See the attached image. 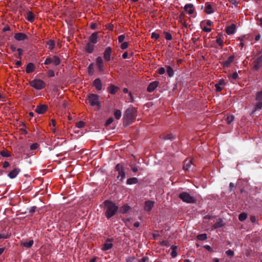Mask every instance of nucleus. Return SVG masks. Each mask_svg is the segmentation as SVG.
<instances>
[{"mask_svg":"<svg viewBox=\"0 0 262 262\" xmlns=\"http://www.w3.org/2000/svg\"><path fill=\"white\" fill-rule=\"evenodd\" d=\"M48 109V105L46 104L38 105L35 109V112L39 114H44Z\"/></svg>","mask_w":262,"mask_h":262,"instance_id":"11","label":"nucleus"},{"mask_svg":"<svg viewBox=\"0 0 262 262\" xmlns=\"http://www.w3.org/2000/svg\"><path fill=\"white\" fill-rule=\"evenodd\" d=\"M234 59V56L231 55L229 56L227 59V60L223 62L222 63V64L224 68H228L230 64L233 61V60Z\"/></svg>","mask_w":262,"mask_h":262,"instance_id":"18","label":"nucleus"},{"mask_svg":"<svg viewBox=\"0 0 262 262\" xmlns=\"http://www.w3.org/2000/svg\"><path fill=\"white\" fill-rule=\"evenodd\" d=\"M154 205V202L152 201H147L145 202L144 210L146 211L149 212L151 211Z\"/></svg>","mask_w":262,"mask_h":262,"instance_id":"16","label":"nucleus"},{"mask_svg":"<svg viewBox=\"0 0 262 262\" xmlns=\"http://www.w3.org/2000/svg\"><path fill=\"white\" fill-rule=\"evenodd\" d=\"M192 162L191 160L186 159L184 161L183 169L185 171L189 170L192 165Z\"/></svg>","mask_w":262,"mask_h":262,"instance_id":"20","label":"nucleus"},{"mask_svg":"<svg viewBox=\"0 0 262 262\" xmlns=\"http://www.w3.org/2000/svg\"><path fill=\"white\" fill-rule=\"evenodd\" d=\"M121 116V112L120 110H116V119H119Z\"/></svg>","mask_w":262,"mask_h":262,"instance_id":"52","label":"nucleus"},{"mask_svg":"<svg viewBox=\"0 0 262 262\" xmlns=\"http://www.w3.org/2000/svg\"><path fill=\"white\" fill-rule=\"evenodd\" d=\"M36 206H32L29 209V212L31 214L34 213L35 212L36 210Z\"/></svg>","mask_w":262,"mask_h":262,"instance_id":"58","label":"nucleus"},{"mask_svg":"<svg viewBox=\"0 0 262 262\" xmlns=\"http://www.w3.org/2000/svg\"><path fill=\"white\" fill-rule=\"evenodd\" d=\"M20 171V169L18 168H15L13 169L8 174V177L11 179L15 178Z\"/></svg>","mask_w":262,"mask_h":262,"instance_id":"24","label":"nucleus"},{"mask_svg":"<svg viewBox=\"0 0 262 262\" xmlns=\"http://www.w3.org/2000/svg\"><path fill=\"white\" fill-rule=\"evenodd\" d=\"M114 121V119L113 118H110L108 119L106 123H105V126H108L109 125H110Z\"/></svg>","mask_w":262,"mask_h":262,"instance_id":"62","label":"nucleus"},{"mask_svg":"<svg viewBox=\"0 0 262 262\" xmlns=\"http://www.w3.org/2000/svg\"><path fill=\"white\" fill-rule=\"evenodd\" d=\"M130 209V207L127 205V204H125L123 206H122L119 209V212H120L122 213H126L129 209Z\"/></svg>","mask_w":262,"mask_h":262,"instance_id":"32","label":"nucleus"},{"mask_svg":"<svg viewBox=\"0 0 262 262\" xmlns=\"http://www.w3.org/2000/svg\"><path fill=\"white\" fill-rule=\"evenodd\" d=\"M98 33L94 32L93 33L89 38V42H91L93 44H95L97 42L98 40Z\"/></svg>","mask_w":262,"mask_h":262,"instance_id":"21","label":"nucleus"},{"mask_svg":"<svg viewBox=\"0 0 262 262\" xmlns=\"http://www.w3.org/2000/svg\"><path fill=\"white\" fill-rule=\"evenodd\" d=\"M253 69L254 71H258L262 67V55L258 57L253 61Z\"/></svg>","mask_w":262,"mask_h":262,"instance_id":"8","label":"nucleus"},{"mask_svg":"<svg viewBox=\"0 0 262 262\" xmlns=\"http://www.w3.org/2000/svg\"><path fill=\"white\" fill-rule=\"evenodd\" d=\"M108 91L112 94H115V85L111 84L110 88L108 89Z\"/></svg>","mask_w":262,"mask_h":262,"instance_id":"47","label":"nucleus"},{"mask_svg":"<svg viewBox=\"0 0 262 262\" xmlns=\"http://www.w3.org/2000/svg\"><path fill=\"white\" fill-rule=\"evenodd\" d=\"M216 42L220 46L223 47L224 46V41L222 38V35L221 33H219L216 36Z\"/></svg>","mask_w":262,"mask_h":262,"instance_id":"26","label":"nucleus"},{"mask_svg":"<svg viewBox=\"0 0 262 262\" xmlns=\"http://www.w3.org/2000/svg\"><path fill=\"white\" fill-rule=\"evenodd\" d=\"M236 26L235 24H232L226 27V32L228 35H231L235 33Z\"/></svg>","mask_w":262,"mask_h":262,"instance_id":"17","label":"nucleus"},{"mask_svg":"<svg viewBox=\"0 0 262 262\" xmlns=\"http://www.w3.org/2000/svg\"><path fill=\"white\" fill-rule=\"evenodd\" d=\"M137 116V110L133 107H128L125 112L123 115V125L127 126L134 122Z\"/></svg>","mask_w":262,"mask_h":262,"instance_id":"1","label":"nucleus"},{"mask_svg":"<svg viewBox=\"0 0 262 262\" xmlns=\"http://www.w3.org/2000/svg\"><path fill=\"white\" fill-rule=\"evenodd\" d=\"M195 9L192 4H186L184 7V12L188 15H192L194 14Z\"/></svg>","mask_w":262,"mask_h":262,"instance_id":"7","label":"nucleus"},{"mask_svg":"<svg viewBox=\"0 0 262 262\" xmlns=\"http://www.w3.org/2000/svg\"><path fill=\"white\" fill-rule=\"evenodd\" d=\"M159 82L157 81H153L149 83L148 85L147 91L149 93H151L155 91V90L158 87Z\"/></svg>","mask_w":262,"mask_h":262,"instance_id":"14","label":"nucleus"},{"mask_svg":"<svg viewBox=\"0 0 262 262\" xmlns=\"http://www.w3.org/2000/svg\"><path fill=\"white\" fill-rule=\"evenodd\" d=\"M88 100L92 106L99 105L100 104L99 102V96L96 94H90L88 96Z\"/></svg>","mask_w":262,"mask_h":262,"instance_id":"6","label":"nucleus"},{"mask_svg":"<svg viewBox=\"0 0 262 262\" xmlns=\"http://www.w3.org/2000/svg\"><path fill=\"white\" fill-rule=\"evenodd\" d=\"M165 72V69L163 67H161L158 69V73L160 75H162Z\"/></svg>","mask_w":262,"mask_h":262,"instance_id":"61","label":"nucleus"},{"mask_svg":"<svg viewBox=\"0 0 262 262\" xmlns=\"http://www.w3.org/2000/svg\"><path fill=\"white\" fill-rule=\"evenodd\" d=\"M34 241L33 240H30L29 242H26L23 243L21 245L23 246L24 247H27V248H30L33 245Z\"/></svg>","mask_w":262,"mask_h":262,"instance_id":"36","label":"nucleus"},{"mask_svg":"<svg viewBox=\"0 0 262 262\" xmlns=\"http://www.w3.org/2000/svg\"><path fill=\"white\" fill-rule=\"evenodd\" d=\"M255 100L258 101H262V90L256 93Z\"/></svg>","mask_w":262,"mask_h":262,"instance_id":"41","label":"nucleus"},{"mask_svg":"<svg viewBox=\"0 0 262 262\" xmlns=\"http://www.w3.org/2000/svg\"><path fill=\"white\" fill-rule=\"evenodd\" d=\"M202 22H204L207 26H211L213 24V22L210 20H203Z\"/></svg>","mask_w":262,"mask_h":262,"instance_id":"63","label":"nucleus"},{"mask_svg":"<svg viewBox=\"0 0 262 262\" xmlns=\"http://www.w3.org/2000/svg\"><path fill=\"white\" fill-rule=\"evenodd\" d=\"M247 217V214L246 213H241L238 216V220L241 221H244Z\"/></svg>","mask_w":262,"mask_h":262,"instance_id":"39","label":"nucleus"},{"mask_svg":"<svg viewBox=\"0 0 262 262\" xmlns=\"http://www.w3.org/2000/svg\"><path fill=\"white\" fill-rule=\"evenodd\" d=\"M93 85L97 91H100L102 89V82L100 78H96L93 82Z\"/></svg>","mask_w":262,"mask_h":262,"instance_id":"22","label":"nucleus"},{"mask_svg":"<svg viewBox=\"0 0 262 262\" xmlns=\"http://www.w3.org/2000/svg\"><path fill=\"white\" fill-rule=\"evenodd\" d=\"M116 171H118V176L117 178L120 180H122L125 178V174L124 171L122 170V166L120 164L116 165Z\"/></svg>","mask_w":262,"mask_h":262,"instance_id":"9","label":"nucleus"},{"mask_svg":"<svg viewBox=\"0 0 262 262\" xmlns=\"http://www.w3.org/2000/svg\"><path fill=\"white\" fill-rule=\"evenodd\" d=\"M216 10L215 5L213 3L207 2L204 6V11L207 14L213 13Z\"/></svg>","mask_w":262,"mask_h":262,"instance_id":"5","label":"nucleus"},{"mask_svg":"<svg viewBox=\"0 0 262 262\" xmlns=\"http://www.w3.org/2000/svg\"><path fill=\"white\" fill-rule=\"evenodd\" d=\"M27 38V36L23 33H17L14 35V38L18 41L24 40Z\"/></svg>","mask_w":262,"mask_h":262,"instance_id":"19","label":"nucleus"},{"mask_svg":"<svg viewBox=\"0 0 262 262\" xmlns=\"http://www.w3.org/2000/svg\"><path fill=\"white\" fill-rule=\"evenodd\" d=\"M96 64L100 72L104 71L103 61L101 57L99 56L96 58Z\"/></svg>","mask_w":262,"mask_h":262,"instance_id":"10","label":"nucleus"},{"mask_svg":"<svg viewBox=\"0 0 262 262\" xmlns=\"http://www.w3.org/2000/svg\"><path fill=\"white\" fill-rule=\"evenodd\" d=\"M138 180L137 178L133 177L129 179H128L126 182V184L127 185H132V184H135L138 183Z\"/></svg>","mask_w":262,"mask_h":262,"instance_id":"31","label":"nucleus"},{"mask_svg":"<svg viewBox=\"0 0 262 262\" xmlns=\"http://www.w3.org/2000/svg\"><path fill=\"white\" fill-rule=\"evenodd\" d=\"M178 247L176 246L172 245L171 246L170 249L172 250L171 255L172 257H176L177 256V252L176 251Z\"/></svg>","mask_w":262,"mask_h":262,"instance_id":"35","label":"nucleus"},{"mask_svg":"<svg viewBox=\"0 0 262 262\" xmlns=\"http://www.w3.org/2000/svg\"><path fill=\"white\" fill-rule=\"evenodd\" d=\"M160 245L161 246H165L168 247V246H169V243L167 241H163L161 242Z\"/></svg>","mask_w":262,"mask_h":262,"instance_id":"64","label":"nucleus"},{"mask_svg":"<svg viewBox=\"0 0 262 262\" xmlns=\"http://www.w3.org/2000/svg\"><path fill=\"white\" fill-rule=\"evenodd\" d=\"M200 27L203 31L206 32H210L211 30V28L207 27V26L205 24L204 22H201Z\"/></svg>","mask_w":262,"mask_h":262,"instance_id":"30","label":"nucleus"},{"mask_svg":"<svg viewBox=\"0 0 262 262\" xmlns=\"http://www.w3.org/2000/svg\"><path fill=\"white\" fill-rule=\"evenodd\" d=\"M161 138L164 140H172L174 138L172 134L163 135Z\"/></svg>","mask_w":262,"mask_h":262,"instance_id":"38","label":"nucleus"},{"mask_svg":"<svg viewBox=\"0 0 262 262\" xmlns=\"http://www.w3.org/2000/svg\"><path fill=\"white\" fill-rule=\"evenodd\" d=\"M236 188L235 185L233 183H230L229 184V190L230 191L234 190Z\"/></svg>","mask_w":262,"mask_h":262,"instance_id":"57","label":"nucleus"},{"mask_svg":"<svg viewBox=\"0 0 262 262\" xmlns=\"http://www.w3.org/2000/svg\"><path fill=\"white\" fill-rule=\"evenodd\" d=\"M0 154L2 157H10V155L5 150H2L0 152Z\"/></svg>","mask_w":262,"mask_h":262,"instance_id":"50","label":"nucleus"},{"mask_svg":"<svg viewBox=\"0 0 262 262\" xmlns=\"http://www.w3.org/2000/svg\"><path fill=\"white\" fill-rule=\"evenodd\" d=\"M121 43V44L120 47L121 49L125 50L128 48V44L127 42L125 41V42H123Z\"/></svg>","mask_w":262,"mask_h":262,"instance_id":"48","label":"nucleus"},{"mask_svg":"<svg viewBox=\"0 0 262 262\" xmlns=\"http://www.w3.org/2000/svg\"><path fill=\"white\" fill-rule=\"evenodd\" d=\"M30 85L36 90H41L46 86L45 82L40 79H34L30 82Z\"/></svg>","mask_w":262,"mask_h":262,"instance_id":"4","label":"nucleus"},{"mask_svg":"<svg viewBox=\"0 0 262 262\" xmlns=\"http://www.w3.org/2000/svg\"><path fill=\"white\" fill-rule=\"evenodd\" d=\"M112 52V49L110 47H108L105 49L103 53L104 58L106 61H108L111 60V55Z\"/></svg>","mask_w":262,"mask_h":262,"instance_id":"13","label":"nucleus"},{"mask_svg":"<svg viewBox=\"0 0 262 262\" xmlns=\"http://www.w3.org/2000/svg\"><path fill=\"white\" fill-rule=\"evenodd\" d=\"M228 77L229 79L236 80L238 78V73L236 72H234L232 74L229 75Z\"/></svg>","mask_w":262,"mask_h":262,"instance_id":"43","label":"nucleus"},{"mask_svg":"<svg viewBox=\"0 0 262 262\" xmlns=\"http://www.w3.org/2000/svg\"><path fill=\"white\" fill-rule=\"evenodd\" d=\"M159 36H160L159 34H157V33H156L155 32H153V33H151V37L152 38L158 39L159 38Z\"/></svg>","mask_w":262,"mask_h":262,"instance_id":"60","label":"nucleus"},{"mask_svg":"<svg viewBox=\"0 0 262 262\" xmlns=\"http://www.w3.org/2000/svg\"><path fill=\"white\" fill-rule=\"evenodd\" d=\"M197 238L200 241H205L207 238V236L206 233L200 234L197 236Z\"/></svg>","mask_w":262,"mask_h":262,"instance_id":"40","label":"nucleus"},{"mask_svg":"<svg viewBox=\"0 0 262 262\" xmlns=\"http://www.w3.org/2000/svg\"><path fill=\"white\" fill-rule=\"evenodd\" d=\"M85 51L89 53H92L94 50V45L91 42H88L85 47Z\"/></svg>","mask_w":262,"mask_h":262,"instance_id":"25","label":"nucleus"},{"mask_svg":"<svg viewBox=\"0 0 262 262\" xmlns=\"http://www.w3.org/2000/svg\"><path fill=\"white\" fill-rule=\"evenodd\" d=\"M52 61H53V59H52V58H51V57H47L46 58V59L45 60L43 64L48 65V64H49L52 63Z\"/></svg>","mask_w":262,"mask_h":262,"instance_id":"49","label":"nucleus"},{"mask_svg":"<svg viewBox=\"0 0 262 262\" xmlns=\"http://www.w3.org/2000/svg\"><path fill=\"white\" fill-rule=\"evenodd\" d=\"M24 13H20V15H26V14L27 15V16H28V17H30V16H34L33 14V13L32 11L29 10H27L26 11H24Z\"/></svg>","mask_w":262,"mask_h":262,"instance_id":"45","label":"nucleus"},{"mask_svg":"<svg viewBox=\"0 0 262 262\" xmlns=\"http://www.w3.org/2000/svg\"><path fill=\"white\" fill-rule=\"evenodd\" d=\"M166 68L168 76L170 77H173L174 74L173 69L170 66H166Z\"/></svg>","mask_w":262,"mask_h":262,"instance_id":"29","label":"nucleus"},{"mask_svg":"<svg viewBox=\"0 0 262 262\" xmlns=\"http://www.w3.org/2000/svg\"><path fill=\"white\" fill-rule=\"evenodd\" d=\"M113 240V238H107L106 242L103 244V247L102 248V250L106 251L112 248L113 247V244L111 242Z\"/></svg>","mask_w":262,"mask_h":262,"instance_id":"15","label":"nucleus"},{"mask_svg":"<svg viewBox=\"0 0 262 262\" xmlns=\"http://www.w3.org/2000/svg\"><path fill=\"white\" fill-rule=\"evenodd\" d=\"M224 226V223L221 219H219L218 222L215 223L212 226V229H217Z\"/></svg>","mask_w":262,"mask_h":262,"instance_id":"28","label":"nucleus"},{"mask_svg":"<svg viewBox=\"0 0 262 262\" xmlns=\"http://www.w3.org/2000/svg\"><path fill=\"white\" fill-rule=\"evenodd\" d=\"M215 88L216 89V91L219 92H221L223 90V88L218 83H216L215 84Z\"/></svg>","mask_w":262,"mask_h":262,"instance_id":"56","label":"nucleus"},{"mask_svg":"<svg viewBox=\"0 0 262 262\" xmlns=\"http://www.w3.org/2000/svg\"><path fill=\"white\" fill-rule=\"evenodd\" d=\"M47 44L48 46V49L50 50H52L54 48L55 42L54 40L50 39L47 42Z\"/></svg>","mask_w":262,"mask_h":262,"instance_id":"37","label":"nucleus"},{"mask_svg":"<svg viewBox=\"0 0 262 262\" xmlns=\"http://www.w3.org/2000/svg\"><path fill=\"white\" fill-rule=\"evenodd\" d=\"M10 234H9L8 233H0V239H7L10 237Z\"/></svg>","mask_w":262,"mask_h":262,"instance_id":"44","label":"nucleus"},{"mask_svg":"<svg viewBox=\"0 0 262 262\" xmlns=\"http://www.w3.org/2000/svg\"><path fill=\"white\" fill-rule=\"evenodd\" d=\"M125 39V36L124 35H121L118 36V42L119 43H122L124 42Z\"/></svg>","mask_w":262,"mask_h":262,"instance_id":"53","label":"nucleus"},{"mask_svg":"<svg viewBox=\"0 0 262 262\" xmlns=\"http://www.w3.org/2000/svg\"><path fill=\"white\" fill-rule=\"evenodd\" d=\"M179 197L183 202L187 203L193 204L196 203V199L186 192H183L180 193L179 194Z\"/></svg>","mask_w":262,"mask_h":262,"instance_id":"3","label":"nucleus"},{"mask_svg":"<svg viewBox=\"0 0 262 262\" xmlns=\"http://www.w3.org/2000/svg\"><path fill=\"white\" fill-rule=\"evenodd\" d=\"M179 21L184 27L187 28L190 26V19L189 18L185 19V17H178Z\"/></svg>","mask_w":262,"mask_h":262,"instance_id":"12","label":"nucleus"},{"mask_svg":"<svg viewBox=\"0 0 262 262\" xmlns=\"http://www.w3.org/2000/svg\"><path fill=\"white\" fill-rule=\"evenodd\" d=\"M47 74L49 77H52L55 75L54 72L52 70H49L47 72Z\"/></svg>","mask_w":262,"mask_h":262,"instance_id":"54","label":"nucleus"},{"mask_svg":"<svg viewBox=\"0 0 262 262\" xmlns=\"http://www.w3.org/2000/svg\"><path fill=\"white\" fill-rule=\"evenodd\" d=\"M38 147V144L36 143L32 144L30 146V149L31 150H35Z\"/></svg>","mask_w":262,"mask_h":262,"instance_id":"55","label":"nucleus"},{"mask_svg":"<svg viewBox=\"0 0 262 262\" xmlns=\"http://www.w3.org/2000/svg\"><path fill=\"white\" fill-rule=\"evenodd\" d=\"M226 254L229 256H233V255H234V252L233 251L231 250H228L227 251H226Z\"/></svg>","mask_w":262,"mask_h":262,"instance_id":"59","label":"nucleus"},{"mask_svg":"<svg viewBox=\"0 0 262 262\" xmlns=\"http://www.w3.org/2000/svg\"><path fill=\"white\" fill-rule=\"evenodd\" d=\"M35 70V66L34 63L30 62L27 64L26 69V72L27 73H31L33 72Z\"/></svg>","mask_w":262,"mask_h":262,"instance_id":"23","label":"nucleus"},{"mask_svg":"<svg viewBox=\"0 0 262 262\" xmlns=\"http://www.w3.org/2000/svg\"><path fill=\"white\" fill-rule=\"evenodd\" d=\"M94 63H90L88 67V72L90 75H92L94 74Z\"/></svg>","mask_w":262,"mask_h":262,"instance_id":"34","label":"nucleus"},{"mask_svg":"<svg viewBox=\"0 0 262 262\" xmlns=\"http://www.w3.org/2000/svg\"><path fill=\"white\" fill-rule=\"evenodd\" d=\"M262 109V101H258L254 106V108L252 112V114H253L255 112L257 111H260Z\"/></svg>","mask_w":262,"mask_h":262,"instance_id":"27","label":"nucleus"},{"mask_svg":"<svg viewBox=\"0 0 262 262\" xmlns=\"http://www.w3.org/2000/svg\"><path fill=\"white\" fill-rule=\"evenodd\" d=\"M104 212L106 217L108 219L115 215V203L109 200L105 201Z\"/></svg>","mask_w":262,"mask_h":262,"instance_id":"2","label":"nucleus"},{"mask_svg":"<svg viewBox=\"0 0 262 262\" xmlns=\"http://www.w3.org/2000/svg\"><path fill=\"white\" fill-rule=\"evenodd\" d=\"M52 58L53 59L52 62L54 66H57L60 64V59L57 56L54 55Z\"/></svg>","mask_w":262,"mask_h":262,"instance_id":"33","label":"nucleus"},{"mask_svg":"<svg viewBox=\"0 0 262 262\" xmlns=\"http://www.w3.org/2000/svg\"><path fill=\"white\" fill-rule=\"evenodd\" d=\"M84 122L82 121H78L77 123H76V126L78 127V128H82L83 127H84Z\"/></svg>","mask_w":262,"mask_h":262,"instance_id":"51","label":"nucleus"},{"mask_svg":"<svg viewBox=\"0 0 262 262\" xmlns=\"http://www.w3.org/2000/svg\"><path fill=\"white\" fill-rule=\"evenodd\" d=\"M234 116L233 115H229L227 116L226 118V121H227L228 124H231V122L234 120Z\"/></svg>","mask_w":262,"mask_h":262,"instance_id":"42","label":"nucleus"},{"mask_svg":"<svg viewBox=\"0 0 262 262\" xmlns=\"http://www.w3.org/2000/svg\"><path fill=\"white\" fill-rule=\"evenodd\" d=\"M164 34L165 35V38L167 40H170L172 39L171 34L168 32H164Z\"/></svg>","mask_w":262,"mask_h":262,"instance_id":"46","label":"nucleus"}]
</instances>
